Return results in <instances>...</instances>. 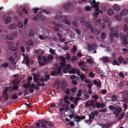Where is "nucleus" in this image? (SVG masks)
Listing matches in <instances>:
<instances>
[{
    "label": "nucleus",
    "mask_w": 128,
    "mask_h": 128,
    "mask_svg": "<svg viewBox=\"0 0 128 128\" xmlns=\"http://www.w3.org/2000/svg\"><path fill=\"white\" fill-rule=\"evenodd\" d=\"M67 17L63 16L60 12H58L56 14L55 18L56 21L59 22H62L63 21L65 24L70 25V23L67 20Z\"/></svg>",
    "instance_id": "1"
},
{
    "label": "nucleus",
    "mask_w": 128,
    "mask_h": 128,
    "mask_svg": "<svg viewBox=\"0 0 128 128\" xmlns=\"http://www.w3.org/2000/svg\"><path fill=\"white\" fill-rule=\"evenodd\" d=\"M90 2V4L92 6V7L96 9L95 12L92 15V17L93 20H95L98 17V6L96 4L95 0H90L88 2Z\"/></svg>",
    "instance_id": "2"
},
{
    "label": "nucleus",
    "mask_w": 128,
    "mask_h": 128,
    "mask_svg": "<svg viewBox=\"0 0 128 128\" xmlns=\"http://www.w3.org/2000/svg\"><path fill=\"white\" fill-rule=\"evenodd\" d=\"M53 59V56L50 54H49L47 56L46 58L45 56H43V59L44 60V62L40 61L39 62V64L43 66L45 64H48L49 60H52Z\"/></svg>",
    "instance_id": "3"
},
{
    "label": "nucleus",
    "mask_w": 128,
    "mask_h": 128,
    "mask_svg": "<svg viewBox=\"0 0 128 128\" xmlns=\"http://www.w3.org/2000/svg\"><path fill=\"white\" fill-rule=\"evenodd\" d=\"M118 28V26H117L116 27L114 28H110V30L111 32L110 34V38H112L114 36L116 38H118V32L116 31Z\"/></svg>",
    "instance_id": "4"
},
{
    "label": "nucleus",
    "mask_w": 128,
    "mask_h": 128,
    "mask_svg": "<svg viewBox=\"0 0 128 128\" xmlns=\"http://www.w3.org/2000/svg\"><path fill=\"white\" fill-rule=\"evenodd\" d=\"M61 68L60 66L56 67V68H54V70L55 72H51V74L53 76H56L58 74H60L61 72Z\"/></svg>",
    "instance_id": "5"
},
{
    "label": "nucleus",
    "mask_w": 128,
    "mask_h": 128,
    "mask_svg": "<svg viewBox=\"0 0 128 128\" xmlns=\"http://www.w3.org/2000/svg\"><path fill=\"white\" fill-rule=\"evenodd\" d=\"M122 110V109L121 108H118L116 106L114 108L113 110V114L117 116L121 112Z\"/></svg>",
    "instance_id": "6"
},
{
    "label": "nucleus",
    "mask_w": 128,
    "mask_h": 128,
    "mask_svg": "<svg viewBox=\"0 0 128 128\" xmlns=\"http://www.w3.org/2000/svg\"><path fill=\"white\" fill-rule=\"evenodd\" d=\"M73 6V4L70 3L64 4L63 6L64 10L66 11L68 10L69 9L70 6V8H72Z\"/></svg>",
    "instance_id": "7"
},
{
    "label": "nucleus",
    "mask_w": 128,
    "mask_h": 128,
    "mask_svg": "<svg viewBox=\"0 0 128 128\" xmlns=\"http://www.w3.org/2000/svg\"><path fill=\"white\" fill-rule=\"evenodd\" d=\"M96 101L92 100H88L86 102V105L90 106H94L95 104Z\"/></svg>",
    "instance_id": "8"
},
{
    "label": "nucleus",
    "mask_w": 128,
    "mask_h": 128,
    "mask_svg": "<svg viewBox=\"0 0 128 128\" xmlns=\"http://www.w3.org/2000/svg\"><path fill=\"white\" fill-rule=\"evenodd\" d=\"M105 106V104L104 103H100L98 102H96V104L94 106V107L98 108H103Z\"/></svg>",
    "instance_id": "9"
},
{
    "label": "nucleus",
    "mask_w": 128,
    "mask_h": 128,
    "mask_svg": "<svg viewBox=\"0 0 128 128\" xmlns=\"http://www.w3.org/2000/svg\"><path fill=\"white\" fill-rule=\"evenodd\" d=\"M64 67L63 71L64 73H66L68 72V70L70 68L71 66L70 64H68L64 66Z\"/></svg>",
    "instance_id": "10"
},
{
    "label": "nucleus",
    "mask_w": 128,
    "mask_h": 128,
    "mask_svg": "<svg viewBox=\"0 0 128 128\" xmlns=\"http://www.w3.org/2000/svg\"><path fill=\"white\" fill-rule=\"evenodd\" d=\"M60 60H62L60 62L61 66L62 67H63L64 66H65V65L66 64L65 58L64 57L62 56H60Z\"/></svg>",
    "instance_id": "11"
},
{
    "label": "nucleus",
    "mask_w": 128,
    "mask_h": 128,
    "mask_svg": "<svg viewBox=\"0 0 128 128\" xmlns=\"http://www.w3.org/2000/svg\"><path fill=\"white\" fill-rule=\"evenodd\" d=\"M62 26L60 24H54V28L56 31H58L60 30V28H62Z\"/></svg>",
    "instance_id": "12"
},
{
    "label": "nucleus",
    "mask_w": 128,
    "mask_h": 128,
    "mask_svg": "<svg viewBox=\"0 0 128 128\" xmlns=\"http://www.w3.org/2000/svg\"><path fill=\"white\" fill-rule=\"evenodd\" d=\"M85 26L86 28L90 29L91 31H92L93 28L92 25L90 24L89 22H86L85 24Z\"/></svg>",
    "instance_id": "13"
},
{
    "label": "nucleus",
    "mask_w": 128,
    "mask_h": 128,
    "mask_svg": "<svg viewBox=\"0 0 128 128\" xmlns=\"http://www.w3.org/2000/svg\"><path fill=\"white\" fill-rule=\"evenodd\" d=\"M79 21L81 24H84L86 22L85 18L83 16H81L79 18Z\"/></svg>",
    "instance_id": "14"
},
{
    "label": "nucleus",
    "mask_w": 128,
    "mask_h": 128,
    "mask_svg": "<svg viewBox=\"0 0 128 128\" xmlns=\"http://www.w3.org/2000/svg\"><path fill=\"white\" fill-rule=\"evenodd\" d=\"M32 76L33 77V80L34 81L36 82L38 80V75L35 73L32 74Z\"/></svg>",
    "instance_id": "15"
},
{
    "label": "nucleus",
    "mask_w": 128,
    "mask_h": 128,
    "mask_svg": "<svg viewBox=\"0 0 128 128\" xmlns=\"http://www.w3.org/2000/svg\"><path fill=\"white\" fill-rule=\"evenodd\" d=\"M8 48L9 50L12 51H16L17 50V48L14 46H8Z\"/></svg>",
    "instance_id": "16"
},
{
    "label": "nucleus",
    "mask_w": 128,
    "mask_h": 128,
    "mask_svg": "<svg viewBox=\"0 0 128 128\" xmlns=\"http://www.w3.org/2000/svg\"><path fill=\"white\" fill-rule=\"evenodd\" d=\"M128 10L126 9H123L120 12V14L121 15L123 16L126 15L128 13Z\"/></svg>",
    "instance_id": "17"
},
{
    "label": "nucleus",
    "mask_w": 128,
    "mask_h": 128,
    "mask_svg": "<svg viewBox=\"0 0 128 128\" xmlns=\"http://www.w3.org/2000/svg\"><path fill=\"white\" fill-rule=\"evenodd\" d=\"M36 52L39 55H40V56L42 55L44 53V52L40 48L37 50Z\"/></svg>",
    "instance_id": "18"
},
{
    "label": "nucleus",
    "mask_w": 128,
    "mask_h": 128,
    "mask_svg": "<svg viewBox=\"0 0 128 128\" xmlns=\"http://www.w3.org/2000/svg\"><path fill=\"white\" fill-rule=\"evenodd\" d=\"M17 24H11L9 26V28L11 29H14L16 28Z\"/></svg>",
    "instance_id": "19"
},
{
    "label": "nucleus",
    "mask_w": 128,
    "mask_h": 128,
    "mask_svg": "<svg viewBox=\"0 0 128 128\" xmlns=\"http://www.w3.org/2000/svg\"><path fill=\"white\" fill-rule=\"evenodd\" d=\"M91 32H93L95 35H97L99 34L100 33L101 31L100 30H94V28H93L92 31Z\"/></svg>",
    "instance_id": "20"
},
{
    "label": "nucleus",
    "mask_w": 128,
    "mask_h": 128,
    "mask_svg": "<svg viewBox=\"0 0 128 128\" xmlns=\"http://www.w3.org/2000/svg\"><path fill=\"white\" fill-rule=\"evenodd\" d=\"M125 115V113L124 112H122L121 113V114H120V116H119V117L118 118V120H120L122 119L124 115Z\"/></svg>",
    "instance_id": "21"
},
{
    "label": "nucleus",
    "mask_w": 128,
    "mask_h": 128,
    "mask_svg": "<svg viewBox=\"0 0 128 128\" xmlns=\"http://www.w3.org/2000/svg\"><path fill=\"white\" fill-rule=\"evenodd\" d=\"M74 118L75 119L74 121L76 122H79L80 120V116H74Z\"/></svg>",
    "instance_id": "22"
},
{
    "label": "nucleus",
    "mask_w": 128,
    "mask_h": 128,
    "mask_svg": "<svg viewBox=\"0 0 128 128\" xmlns=\"http://www.w3.org/2000/svg\"><path fill=\"white\" fill-rule=\"evenodd\" d=\"M11 18L10 16H8L7 17L6 20H5V23L6 24H7L9 23L11 20Z\"/></svg>",
    "instance_id": "23"
},
{
    "label": "nucleus",
    "mask_w": 128,
    "mask_h": 128,
    "mask_svg": "<svg viewBox=\"0 0 128 128\" xmlns=\"http://www.w3.org/2000/svg\"><path fill=\"white\" fill-rule=\"evenodd\" d=\"M3 94L5 100H6L8 99V95L7 93H3Z\"/></svg>",
    "instance_id": "24"
},
{
    "label": "nucleus",
    "mask_w": 128,
    "mask_h": 128,
    "mask_svg": "<svg viewBox=\"0 0 128 128\" xmlns=\"http://www.w3.org/2000/svg\"><path fill=\"white\" fill-rule=\"evenodd\" d=\"M100 60H102L103 62L104 63L106 62H108V57H106L104 58H100Z\"/></svg>",
    "instance_id": "25"
},
{
    "label": "nucleus",
    "mask_w": 128,
    "mask_h": 128,
    "mask_svg": "<svg viewBox=\"0 0 128 128\" xmlns=\"http://www.w3.org/2000/svg\"><path fill=\"white\" fill-rule=\"evenodd\" d=\"M108 13L109 15L111 16L114 14V12L112 9H109L108 10Z\"/></svg>",
    "instance_id": "26"
},
{
    "label": "nucleus",
    "mask_w": 128,
    "mask_h": 128,
    "mask_svg": "<svg viewBox=\"0 0 128 128\" xmlns=\"http://www.w3.org/2000/svg\"><path fill=\"white\" fill-rule=\"evenodd\" d=\"M19 82V80L18 79H15L12 81V83L13 84H17Z\"/></svg>",
    "instance_id": "27"
},
{
    "label": "nucleus",
    "mask_w": 128,
    "mask_h": 128,
    "mask_svg": "<svg viewBox=\"0 0 128 128\" xmlns=\"http://www.w3.org/2000/svg\"><path fill=\"white\" fill-rule=\"evenodd\" d=\"M103 20L106 23L108 22L109 21V18L108 16H104Z\"/></svg>",
    "instance_id": "28"
},
{
    "label": "nucleus",
    "mask_w": 128,
    "mask_h": 128,
    "mask_svg": "<svg viewBox=\"0 0 128 128\" xmlns=\"http://www.w3.org/2000/svg\"><path fill=\"white\" fill-rule=\"evenodd\" d=\"M78 58L76 56H74L72 58L71 61L72 63H74V62L78 59Z\"/></svg>",
    "instance_id": "29"
},
{
    "label": "nucleus",
    "mask_w": 128,
    "mask_h": 128,
    "mask_svg": "<svg viewBox=\"0 0 128 128\" xmlns=\"http://www.w3.org/2000/svg\"><path fill=\"white\" fill-rule=\"evenodd\" d=\"M86 62L90 64H92L93 63V60L92 59L90 58L86 59Z\"/></svg>",
    "instance_id": "30"
},
{
    "label": "nucleus",
    "mask_w": 128,
    "mask_h": 128,
    "mask_svg": "<svg viewBox=\"0 0 128 128\" xmlns=\"http://www.w3.org/2000/svg\"><path fill=\"white\" fill-rule=\"evenodd\" d=\"M112 64L113 65H116L118 66H119L120 65L119 63L118 62L117 60H113Z\"/></svg>",
    "instance_id": "31"
},
{
    "label": "nucleus",
    "mask_w": 128,
    "mask_h": 128,
    "mask_svg": "<svg viewBox=\"0 0 128 128\" xmlns=\"http://www.w3.org/2000/svg\"><path fill=\"white\" fill-rule=\"evenodd\" d=\"M114 9L118 11L120 10V6L117 4H114L113 6Z\"/></svg>",
    "instance_id": "32"
},
{
    "label": "nucleus",
    "mask_w": 128,
    "mask_h": 128,
    "mask_svg": "<svg viewBox=\"0 0 128 128\" xmlns=\"http://www.w3.org/2000/svg\"><path fill=\"white\" fill-rule=\"evenodd\" d=\"M77 50L76 47L75 45H73V47L72 50V53H74L76 52Z\"/></svg>",
    "instance_id": "33"
},
{
    "label": "nucleus",
    "mask_w": 128,
    "mask_h": 128,
    "mask_svg": "<svg viewBox=\"0 0 128 128\" xmlns=\"http://www.w3.org/2000/svg\"><path fill=\"white\" fill-rule=\"evenodd\" d=\"M39 38L41 40H44L48 38V37L45 36H42L41 35L39 36Z\"/></svg>",
    "instance_id": "34"
},
{
    "label": "nucleus",
    "mask_w": 128,
    "mask_h": 128,
    "mask_svg": "<svg viewBox=\"0 0 128 128\" xmlns=\"http://www.w3.org/2000/svg\"><path fill=\"white\" fill-rule=\"evenodd\" d=\"M91 114L94 117L95 116H97L98 114V112L96 110L91 112Z\"/></svg>",
    "instance_id": "35"
},
{
    "label": "nucleus",
    "mask_w": 128,
    "mask_h": 128,
    "mask_svg": "<svg viewBox=\"0 0 128 128\" xmlns=\"http://www.w3.org/2000/svg\"><path fill=\"white\" fill-rule=\"evenodd\" d=\"M78 75L80 76L81 79V80L82 81H83L85 78L84 75L80 73L79 74H78Z\"/></svg>",
    "instance_id": "36"
},
{
    "label": "nucleus",
    "mask_w": 128,
    "mask_h": 128,
    "mask_svg": "<svg viewBox=\"0 0 128 128\" xmlns=\"http://www.w3.org/2000/svg\"><path fill=\"white\" fill-rule=\"evenodd\" d=\"M27 43L28 45L30 46H32L33 44L32 40L31 39L28 40L27 41Z\"/></svg>",
    "instance_id": "37"
},
{
    "label": "nucleus",
    "mask_w": 128,
    "mask_h": 128,
    "mask_svg": "<svg viewBox=\"0 0 128 128\" xmlns=\"http://www.w3.org/2000/svg\"><path fill=\"white\" fill-rule=\"evenodd\" d=\"M115 18L118 20L119 21H120L121 20V17L118 15H116L115 16Z\"/></svg>",
    "instance_id": "38"
},
{
    "label": "nucleus",
    "mask_w": 128,
    "mask_h": 128,
    "mask_svg": "<svg viewBox=\"0 0 128 128\" xmlns=\"http://www.w3.org/2000/svg\"><path fill=\"white\" fill-rule=\"evenodd\" d=\"M64 92L67 95L70 94V89L69 88H67L65 90Z\"/></svg>",
    "instance_id": "39"
},
{
    "label": "nucleus",
    "mask_w": 128,
    "mask_h": 128,
    "mask_svg": "<svg viewBox=\"0 0 128 128\" xmlns=\"http://www.w3.org/2000/svg\"><path fill=\"white\" fill-rule=\"evenodd\" d=\"M88 116L89 117V119L90 120V122H92L93 120V118L94 117L92 114H88Z\"/></svg>",
    "instance_id": "40"
},
{
    "label": "nucleus",
    "mask_w": 128,
    "mask_h": 128,
    "mask_svg": "<svg viewBox=\"0 0 128 128\" xmlns=\"http://www.w3.org/2000/svg\"><path fill=\"white\" fill-rule=\"evenodd\" d=\"M106 35L105 34L104 32H102L101 35V38L102 39H104L105 38Z\"/></svg>",
    "instance_id": "41"
},
{
    "label": "nucleus",
    "mask_w": 128,
    "mask_h": 128,
    "mask_svg": "<svg viewBox=\"0 0 128 128\" xmlns=\"http://www.w3.org/2000/svg\"><path fill=\"white\" fill-rule=\"evenodd\" d=\"M6 38L10 40H12L13 39V37L10 35H6Z\"/></svg>",
    "instance_id": "42"
},
{
    "label": "nucleus",
    "mask_w": 128,
    "mask_h": 128,
    "mask_svg": "<svg viewBox=\"0 0 128 128\" xmlns=\"http://www.w3.org/2000/svg\"><path fill=\"white\" fill-rule=\"evenodd\" d=\"M56 50H55L54 51L52 48H50L49 50V52L52 55H54L55 53V52L54 51H55Z\"/></svg>",
    "instance_id": "43"
},
{
    "label": "nucleus",
    "mask_w": 128,
    "mask_h": 128,
    "mask_svg": "<svg viewBox=\"0 0 128 128\" xmlns=\"http://www.w3.org/2000/svg\"><path fill=\"white\" fill-rule=\"evenodd\" d=\"M123 29L124 31L126 32L128 30V27L126 24H125L123 26Z\"/></svg>",
    "instance_id": "44"
},
{
    "label": "nucleus",
    "mask_w": 128,
    "mask_h": 128,
    "mask_svg": "<svg viewBox=\"0 0 128 128\" xmlns=\"http://www.w3.org/2000/svg\"><path fill=\"white\" fill-rule=\"evenodd\" d=\"M34 35L33 31L30 30L29 33V36H33Z\"/></svg>",
    "instance_id": "45"
},
{
    "label": "nucleus",
    "mask_w": 128,
    "mask_h": 128,
    "mask_svg": "<svg viewBox=\"0 0 128 128\" xmlns=\"http://www.w3.org/2000/svg\"><path fill=\"white\" fill-rule=\"evenodd\" d=\"M82 93V91L81 90H78V91L77 94L76 96L78 97H80V96Z\"/></svg>",
    "instance_id": "46"
},
{
    "label": "nucleus",
    "mask_w": 128,
    "mask_h": 128,
    "mask_svg": "<svg viewBox=\"0 0 128 128\" xmlns=\"http://www.w3.org/2000/svg\"><path fill=\"white\" fill-rule=\"evenodd\" d=\"M92 98L94 100H97L99 99V97L98 95L97 94H95L94 95L92 96Z\"/></svg>",
    "instance_id": "47"
},
{
    "label": "nucleus",
    "mask_w": 128,
    "mask_h": 128,
    "mask_svg": "<svg viewBox=\"0 0 128 128\" xmlns=\"http://www.w3.org/2000/svg\"><path fill=\"white\" fill-rule=\"evenodd\" d=\"M123 63L125 64H126L128 63V58H126L124 60H123Z\"/></svg>",
    "instance_id": "48"
},
{
    "label": "nucleus",
    "mask_w": 128,
    "mask_h": 128,
    "mask_svg": "<svg viewBox=\"0 0 128 128\" xmlns=\"http://www.w3.org/2000/svg\"><path fill=\"white\" fill-rule=\"evenodd\" d=\"M123 60V58L122 56L119 57L118 58V60L120 63H122Z\"/></svg>",
    "instance_id": "49"
},
{
    "label": "nucleus",
    "mask_w": 128,
    "mask_h": 128,
    "mask_svg": "<svg viewBox=\"0 0 128 128\" xmlns=\"http://www.w3.org/2000/svg\"><path fill=\"white\" fill-rule=\"evenodd\" d=\"M100 26H101L100 28L101 29L103 30L104 29L106 26V24L104 23H102L101 24Z\"/></svg>",
    "instance_id": "50"
},
{
    "label": "nucleus",
    "mask_w": 128,
    "mask_h": 128,
    "mask_svg": "<svg viewBox=\"0 0 128 128\" xmlns=\"http://www.w3.org/2000/svg\"><path fill=\"white\" fill-rule=\"evenodd\" d=\"M93 48L92 47V45H89L88 46V50L89 52H90L93 49Z\"/></svg>",
    "instance_id": "51"
},
{
    "label": "nucleus",
    "mask_w": 128,
    "mask_h": 128,
    "mask_svg": "<svg viewBox=\"0 0 128 128\" xmlns=\"http://www.w3.org/2000/svg\"><path fill=\"white\" fill-rule=\"evenodd\" d=\"M29 87L30 88L29 92L31 93H33L34 92V88L32 87V84L30 85V86Z\"/></svg>",
    "instance_id": "52"
},
{
    "label": "nucleus",
    "mask_w": 128,
    "mask_h": 128,
    "mask_svg": "<svg viewBox=\"0 0 128 128\" xmlns=\"http://www.w3.org/2000/svg\"><path fill=\"white\" fill-rule=\"evenodd\" d=\"M18 98L17 96L15 94H13L12 96V97L11 99L12 100H15L17 99Z\"/></svg>",
    "instance_id": "53"
},
{
    "label": "nucleus",
    "mask_w": 128,
    "mask_h": 128,
    "mask_svg": "<svg viewBox=\"0 0 128 128\" xmlns=\"http://www.w3.org/2000/svg\"><path fill=\"white\" fill-rule=\"evenodd\" d=\"M80 98L76 97L75 98V100L74 101V102L75 104H76L78 102V101L79 100H80Z\"/></svg>",
    "instance_id": "54"
},
{
    "label": "nucleus",
    "mask_w": 128,
    "mask_h": 128,
    "mask_svg": "<svg viewBox=\"0 0 128 128\" xmlns=\"http://www.w3.org/2000/svg\"><path fill=\"white\" fill-rule=\"evenodd\" d=\"M18 26L19 28H22L23 26V25L20 21H18Z\"/></svg>",
    "instance_id": "55"
},
{
    "label": "nucleus",
    "mask_w": 128,
    "mask_h": 128,
    "mask_svg": "<svg viewBox=\"0 0 128 128\" xmlns=\"http://www.w3.org/2000/svg\"><path fill=\"white\" fill-rule=\"evenodd\" d=\"M84 63L82 61H81L79 62H78V66L80 67L82 66H84Z\"/></svg>",
    "instance_id": "56"
},
{
    "label": "nucleus",
    "mask_w": 128,
    "mask_h": 128,
    "mask_svg": "<svg viewBox=\"0 0 128 128\" xmlns=\"http://www.w3.org/2000/svg\"><path fill=\"white\" fill-rule=\"evenodd\" d=\"M74 29L77 34L79 35H80V30L79 29L77 28H75Z\"/></svg>",
    "instance_id": "57"
},
{
    "label": "nucleus",
    "mask_w": 128,
    "mask_h": 128,
    "mask_svg": "<svg viewBox=\"0 0 128 128\" xmlns=\"http://www.w3.org/2000/svg\"><path fill=\"white\" fill-rule=\"evenodd\" d=\"M14 58L12 56H10L8 58L9 60L12 63H13L14 61Z\"/></svg>",
    "instance_id": "58"
},
{
    "label": "nucleus",
    "mask_w": 128,
    "mask_h": 128,
    "mask_svg": "<svg viewBox=\"0 0 128 128\" xmlns=\"http://www.w3.org/2000/svg\"><path fill=\"white\" fill-rule=\"evenodd\" d=\"M8 64L7 63H5L1 65L4 68H6L8 66Z\"/></svg>",
    "instance_id": "59"
},
{
    "label": "nucleus",
    "mask_w": 128,
    "mask_h": 128,
    "mask_svg": "<svg viewBox=\"0 0 128 128\" xmlns=\"http://www.w3.org/2000/svg\"><path fill=\"white\" fill-rule=\"evenodd\" d=\"M44 77L45 78V79L46 81H47L50 78V76L48 74H46L44 76Z\"/></svg>",
    "instance_id": "60"
},
{
    "label": "nucleus",
    "mask_w": 128,
    "mask_h": 128,
    "mask_svg": "<svg viewBox=\"0 0 128 128\" xmlns=\"http://www.w3.org/2000/svg\"><path fill=\"white\" fill-rule=\"evenodd\" d=\"M69 72L70 74H75L74 69L72 68L69 71Z\"/></svg>",
    "instance_id": "61"
},
{
    "label": "nucleus",
    "mask_w": 128,
    "mask_h": 128,
    "mask_svg": "<svg viewBox=\"0 0 128 128\" xmlns=\"http://www.w3.org/2000/svg\"><path fill=\"white\" fill-rule=\"evenodd\" d=\"M32 87L34 88L35 90H38L39 89V88L36 86L35 84H32Z\"/></svg>",
    "instance_id": "62"
},
{
    "label": "nucleus",
    "mask_w": 128,
    "mask_h": 128,
    "mask_svg": "<svg viewBox=\"0 0 128 128\" xmlns=\"http://www.w3.org/2000/svg\"><path fill=\"white\" fill-rule=\"evenodd\" d=\"M89 76L92 78H93L94 76V75L92 72H89Z\"/></svg>",
    "instance_id": "63"
},
{
    "label": "nucleus",
    "mask_w": 128,
    "mask_h": 128,
    "mask_svg": "<svg viewBox=\"0 0 128 128\" xmlns=\"http://www.w3.org/2000/svg\"><path fill=\"white\" fill-rule=\"evenodd\" d=\"M46 123L48 125L50 126H53V124L52 122L49 121H47L46 122Z\"/></svg>",
    "instance_id": "64"
}]
</instances>
